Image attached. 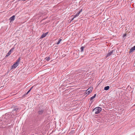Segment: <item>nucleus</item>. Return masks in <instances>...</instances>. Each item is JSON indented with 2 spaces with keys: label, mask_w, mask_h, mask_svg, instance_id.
<instances>
[{
  "label": "nucleus",
  "mask_w": 135,
  "mask_h": 135,
  "mask_svg": "<svg viewBox=\"0 0 135 135\" xmlns=\"http://www.w3.org/2000/svg\"><path fill=\"white\" fill-rule=\"evenodd\" d=\"M20 61V59L19 58L16 61V62L12 66V69H15L16 68L18 65Z\"/></svg>",
  "instance_id": "f257e3e1"
},
{
  "label": "nucleus",
  "mask_w": 135,
  "mask_h": 135,
  "mask_svg": "<svg viewBox=\"0 0 135 135\" xmlns=\"http://www.w3.org/2000/svg\"><path fill=\"white\" fill-rule=\"evenodd\" d=\"M102 108L100 107H97L93 110V111L96 114L99 113L101 111Z\"/></svg>",
  "instance_id": "f03ea898"
},
{
  "label": "nucleus",
  "mask_w": 135,
  "mask_h": 135,
  "mask_svg": "<svg viewBox=\"0 0 135 135\" xmlns=\"http://www.w3.org/2000/svg\"><path fill=\"white\" fill-rule=\"evenodd\" d=\"M93 90V88L92 87H90L87 89L85 93L86 94H89Z\"/></svg>",
  "instance_id": "7ed1b4c3"
},
{
  "label": "nucleus",
  "mask_w": 135,
  "mask_h": 135,
  "mask_svg": "<svg viewBox=\"0 0 135 135\" xmlns=\"http://www.w3.org/2000/svg\"><path fill=\"white\" fill-rule=\"evenodd\" d=\"M14 49V48H12L7 53V55L6 56V57H8V56L11 53V52L13 51Z\"/></svg>",
  "instance_id": "20e7f679"
},
{
  "label": "nucleus",
  "mask_w": 135,
  "mask_h": 135,
  "mask_svg": "<svg viewBox=\"0 0 135 135\" xmlns=\"http://www.w3.org/2000/svg\"><path fill=\"white\" fill-rule=\"evenodd\" d=\"M48 32L46 33H43L41 36L40 38H43L44 37H45L48 34Z\"/></svg>",
  "instance_id": "39448f33"
},
{
  "label": "nucleus",
  "mask_w": 135,
  "mask_h": 135,
  "mask_svg": "<svg viewBox=\"0 0 135 135\" xmlns=\"http://www.w3.org/2000/svg\"><path fill=\"white\" fill-rule=\"evenodd\" d=\"M113 50H112L110 51V52H109L107 54L106 56V57H108L110 55H111L113 53Z\"/></svg>",
  "instance_id": "423d86ee"
},
{
  "label": "nucleus",
  "mask_w": 135,
  "mask_h": 135,
  "mask_svg": "<svg viewBox=\"0 0 135 135\" xmlns=\"http://www.w3.org/2000/svg\"><path fill=\"white\" fill-rule=\"evenodd\" d=\"M15 16L13 15L10 18L9 20H10L11 22L15 20Z\"/></svg>",
  "instance_id": "0eeeda50"
},
{
  "label": "nucleus",
  "mask_w": 135,
  "mask_h": 135,
  "mask_svg": "<svg viewBox=\"0 0 135 135\" xmlns=\"http://www.w3.org/2000/svg\"><path fill=\"white\" fill-rule=\"evenodd\" d=\"M135 50V46L132 47L131 49L129 52L131 53L133 52L134 50Z\"/></svg>",
  "instance_id": "6e6552de"
},
{
  "label": "nucleus",
  "mask_w": 135,
  "mask_h": 135,
  "mask_svg": "<svg viewBox=\"0 0 135 135\" xmlns=\"http://www.w3.org/2000/svg\"><path fill=\"white\" fill-rule=\"evenodd\" d=\"M109 88V86H106L104 88V90H108Z\"/></svg>",
  "instance_id": "1a4fd4ad"
},
{
  "label": "nucleus",
  "mask_w": 135,
  "mask_h": 135,
  "mask_svg": "<svg viewBox=\"0 0 135 135\" xmlns=\"http://www.w3.org/2000/svg\"><path fill=\"white\" fill-rule=\"evenodd\" d=\"M96 96V94H95L94 96H93L91 98L90 100H92Z\"/></svg>",
  "instance_id": "9d476101"
},
{
  "label": "nucleus",
  "mask_w": 135,
  "mask_h": 135,
  "mask_svg": "<svg viewBox=\"0 0 135 135\" xmlns=\"http://www.w3.org/2000/svg\"><path fill=\"white\" fill-rule=\"evenodd\" d=\"M50 59V57H46L45 58V59L46 60L48 61Z\"/></svg>",
  "instance_id": "9b49d317"
},
{
  "label": "nucleus",
  "mask_w": 135,
  "mask_h": 135,
  "mask_svg": "<svg viewBox=\"0 0 135 135\" xmlns=\"http://www.w3.org/2000/svg\"><path fill=\"white\" fill-rule=\"evenodd\" d=\"M79 13L78 12L74 16V18L76 17L77 16H78L79 15Z\"/></svg>",
  "instance_id": "f8f14e48"
},
{
  "label": "nucleus",
  "mask_w": 135,
  "mask_h": 135,
  "mask_svg": "<svg viewBox=\"0 0 135 135\" xmlns=\"http://www.w3.org/2000/svg\"><path fill=\"white\" fill-rule=\"evenodd\" d=\"M62 41V39H59V40L58 41V42H57V43H56V44H59L61 42V41Z\"/></svg>",
  "instance_id": "ddd939ff"
},
{
  "label": "nucleus",
  "mask_w": 135,
  "mask_h": 135,
  "mask_svg": "<svg viewBox=\"0 0 135 135\" xmlns=\"http://www.w3.org/2000/svg\"><path fill=\"white\" fill-rule=\"evenodd\" d=\"M32 88V87L27 92V93H26V94H28L29 93L30 91L31 90Z\"/></svg>",
  "instance_id": "4468645a"
},
{
  "label": "nucleus",
  "mask_w": 135,
  "mask_h": 135,
  "mask_svg": "<svg viewBox=\"0 0 135 135\" xmlns=\"http://www.w3.org/2000/svg\"><path fill=\"white\" fill-rule=\"evenodd\" d=\"M84 47H82L81 48V52H82L83 51V49H84Z\"/></svg>",
  "instance_id": "2eb2a0df"
},
{
  "label": "nucleus",
  "mask_w": 135,
  "mask_h": 135,
  "mask_svg": "<svg viewBox=\"0 0 135 135\" xmlns=\"http://www.w3.org/2000/svg\"><path fill=\"white\" fill-rule=\"evenodd\" d=\"M82 11V9H81L80 11L78 12V13H79V14Z\"/></svg>",
  "instance_id": "dca6fc26"
},
{
  "label": "nucleus",
  "mask_w": 135,
  "mask_h": 135,
  "mask_svg": "<svg viewBox=\"0 0 135 135\" xmlns=\"http://www.w3.org/2000/svg\"><path fill=\"white\" fill-rule=\"evenodd\" d=\"M126 34H124L123 35V37H125V36H126Z\"/></svg>",
  "instance_id": "f3484780"
},
{
  "label": "nucleus",
  "mask_w": 135,
  "mask_h": 135,
  "mask_svg": "<svg viewBox=\"0 0 135 135\" xmlns=\"http://www.w3.org/2000/svg\"><path fill=\"white\" fill-rule=\"evenodd\" d=\"M74 18V17L72 19V20H71V21H73L74 19V18Z\"/></svg>",
  "instance_id": "a211bd4d"
},
{
  "label": "nucleus",
  "mask_w": 135,
  "mask_h": 135,
  "mask_svg": "<svg viewBox=\"0 0 135 135\" xmlns=\"http://www.w3.org/2000/svg\"><path fill=\"white\" fill-rule=\"evenodd\" d=\"M134 4H133V6H134Z\"/></svg>",
  "instance_id": "6ab92c4d"
}]
</instances>
